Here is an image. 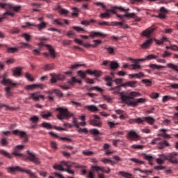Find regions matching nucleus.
I'll return each instance as SVG.
<instances>
[{"mask_svg": "<svg viewBox=\"0 0 178 178\" xmlns=\"http://www.w3.org/2000/svg\"><path fill=\"white\" fill-rule=\"evenodd\" d=\"M24 148V145H17L15 147L14 151L13 152V155L15 156H23V154L20 153V151Z\"/></svg>", "mask_w": 178, "mask_h": 178, "instance_id": "a211bd4d", "label": "nucleus"}, {"mask_svg": "<svg viewBox=\"0 0 178 178\" xmlns=\"http://www.w3.org/2000/svg\"><path fill=\"white\" fill-rule=\"evenodd\" d=\"M150 98H152L153 99H156V98H159V93L158 92H152L149 95Z\"/></svg>", "mask_w": 178, "mask_h": 178, "instance_id": "680f3d73", "label": "nucleus"}, {"mask_svg": "<svg viewBox=\"0 0 178 178\" xmlns=\"http://www.w3.org/2000/svg\"><path fill=\"white\" fill-rule=\"evenodd\" d=\"M90 124H91V126H94L95 127H101V126H102V122H101L99 120L93 119L90 120Z\"/></svg>", "mask_w": 178, "mask_h": 178, "instance_id": "a878e982", "label": "nucleus"}, {"mask_svg": "<svg viewBox=\"0 0 178 178\" xmlns=\"http://www.w3.org/2000/svg\"><path fill=\"white\" fill-rule=\"evenodd\" d=\"M119 176H122V177L124 178H131L133 175L129 172H123V171H120L118 172Z\"/></svg>", "mask_w": 178, "mask_h": 178, "instance_id": "c756f323", "label": "nucleus"}, {"mask_svg": "<svg viewBox=\"0 0 178 178\" xmlns=\"http://www.w3.org/2000/svg\"><path fill=\"white\" fill-rule=\"evenodd\" d=\"M178 153L172 152L169 154L168 155H165L164 154H160V158L165 162V161H169L171 163H174L175 165L178 164L177 159H176V156H177Z\"/></svg>", "mask_w": 178, "mask_h": 178, "instance_id": "39448f33", "label": "nucleus"}, {"mask_svg": "<svg viewBox=\"0 0 178 178\" xmlns=\"http://www.w3.org/2000/svg\"><path fill=\"white\" fill-rule=\"evenodd\" d=\"M72 29L77 33H86V30L80 26H72Z\"/></svg>", "mask_w": 178, "mask_h": 178, "instance_id": "a18cd8bd", "label": "nucleus"}, {"mask_svg": "<svg viewBox=\"0 0 178 178\" xmlns=\"http://www.w3.org/2000/svg\"><path fill=\"white\" fill-rule=\"evenodd\" d=\"M152 41H154V39L149 38V40H146L142 45L141 48L143 49H147V48H149L151 45L152 44Z\"/></svg>", "mask_w": 178, "mask_h": 178, "instance_id": "393cba45", "label": "nucleus"}, {"mask_svg": "<svg viewBox=\"0 0 178 178\" xmlns=\"http://www.w3.org/2000/svg\"><path fill=\"white\" fill-rule=\"evenodd\" d=\"M144 158L146 159V161H148L149 162H152V159H154V157L150 154H145L144 156Z\"/></svg>", "mask_w": 178, "mask_h": 178, "instance_id": "e2e57ef3", "label": "nucleus"}, {"mask_svg": "<svg viewBox=\"0 0 178 178\" xmlns=\"http://www.w3.org/2000/svg\"><path fill=\"white\" fill-rule=\"evenodd\" d=\"M42 127H44L45 129H52V125L48 122H43L42 123Z\"/></svg>", "mask_w": 178, "mask_h": 178, "instance_id": "052dcab7", "label": "nucleus"}, {"mask_svg": "<svg viewBox=\"0 0 178 178\" xmlns=\"http://www.w3.org/2000/svg\"><path fill=\"white\" fill-rule=\"evenodd\" d=\"M90 133L93 136H98V134H100L99 131L97 129H91Z\"/></svg>", "mask_w": 178, "mask_h": 178, "instance_id": "3c124183", "label": "nucleus"}, {"mask_svg": "<svg viewBox=\"0 0 178 178\" xmlns=\"http://www.w3.org/2000/svg\"><path fill=\"white\" fill-rule=\"evenodd\" d=\"M129 59L130 60H131L132 63H134L131 65L133 70H137L138 69H141V65L138 64L136 59H133V58H129Z\"/></svg>", "mask_w": 178, "mask_h": 178, "instance_id": "b1692460", "label": "nucleus"}, {"mask_svg": "<svg viewBox=\"0 0 178 178\" xmlns=\"http://www.w3.org/2000/svg\"><path fill=\"white\" fill-rule=\"evenodd\" d=\"M169 99H175V97L168 95L163 96L162 99V102H168Z\"/></svg>", "mask_w": 178, "mask_h": 178, "instance_id": "603ef678", "label": "nucleus"}, {"mask_svg": "<svg viewBox=\"0 0 178 178\" xmlns=\"http://www.w3.org/2000/svg\"><path fill=\"white\" fill-rule=\"evenodd\" d=\"M130 161H131V162L137 163V165H144V161H140L138 159L131 158L130 159Z\"/></svg>", "mask_w": 178, "mask_h": 178, "instance_id": "c03bdc74", "label": "nucleus"}, {"mask_svg": "<svg viewBox=\"0 0 178 178\" xmlns=\"http://www.w3.org/2000/svg\"><path fill=\"white\" fill-rule=\"evenodd\" d=\"M141 118L140 124L144 123V122H146L149 124H153L154 123H155V119H154V118H152L151 116L143 117V118Z\"/></svg>", "mask_w": 178, "mask_h": 178, "instance_id": "aec40b11", "label": "nucleus"}, {"mask_svg": "<svg viewBox=\"0 0 178 178\" xmlns=\"http://www.w3.org/2000/svg\"><path fill=\"white\" fill-rule=\"evenodd\" d=\"M110 67L113 70H115V69H118V67H119V63H116V61H111L110 63Z\"/></svg>", "mask_w": 178, "mask_h": 178, "instance_id": "ea45409f", "label": "nucleus"}, {"mask_svg": "<svg viewBox=\"0 0 178 178\" xmlns=\"http://www.w3.org/2000/svg\"><path fill=\"white\" fill-rule=\"evenodd\" d=\"M9 173H13L14 172H22V173H26L31 178H37V175L35 173L32 172L31 170H27L26 168H22L19 166L16 167H10L8 168Z\"/></svg>", "mask_w": 178, "mask_h": 178, "instance_id": "7ed1b4c3", "label": "nucleus"}, {"mask_svg": "<svg viewBox=\"0 0 178 178\" xmlns=\"http://www.w3.org/2000/svg\"><path fill=\"white\" fill-rule=\"evenodd\" d=\"M93 42L94 44H92V48H97V47H98V45H99L102 42L99 40H93Z\"/></svg>", "mask_w": 178, "mask_h": 178, "instance_id": "864d4df0", "label": "nucleus"}, {"mask_svg": "<svg viewBox=\"0 0 178 178\" xmlns=\"http://www.w3.org/2000/svg\"><path fill=\"white\" fill-rule=\"evenodd\" d=\"M0 8L1 9H6L7 10L2 17H0V22H2L3 19H6L8 16H11L13 17L14 13L10 10H14V12H19L20 9H22V6H15V4H12L10 3H0Z\"/></svg>", "mask_w": 178, "mask_h": 178, "instance_id": "f03ea898", "label": "nucleus"}, {"mask_svg": "<svg viewBox=\"0 0 178 178\" xmlns=\"http://www.w3.org/2000/svg\"><path fill=\"white\" fill-rule=\"evenodd\" d=\"M117 26H119L120 29H129V25L124 24V22H117Z\"/></svg>", "mask_w": 178, "mask_h": 178, "instance_id": "09e8293b", "label": "nucleus"}, {"mask_svg": "<svg viewBox=\"0 0 178 178\" xmlns=\"http://www.w3.org/2000/svg\"><path fill=\"white\" fill-rule=\"evenodd\" d=\"M56 10H58V13L63 15V16H67V15H69V10L63 8L60 6H57Z\"/></svg>", "mask_w": 178, "mask_h": 178, "instance_id": "4be33fe9", "label": "nucleus"}, {"mask_svg": "<svg viewBox=\"0 0 178 178\" xmlns=\"http://www.w3.org/2000/svg\"><path fill=\"white\" fill-rule=\"evenodd\" d=\"M22 75V69L19 67L15 68V70L13 71V76L15 77H19Z\"/></svg>", "mask_w": 178, "mask_h": 178, "instance_id": "c9c22d12", "label": "nucleus"}, {"mask_svg": "<svg viewBox=\"0 0 178 178\" xmlns=\"http://www.w3.org/2000/svg\"><path fill=\"white\" fill-rule=\"evenodd\" d=\"M137 84H138V81H129L127 82H125V83L121 84V86L124 87V88H126L127 87H131V88H136V87H137Z\"/></svg>", "mask_w": 178, "mask_h": 178, "instance_id": "2eb2a0df", "label": "nucleus"}, {"mask_svg": "<svg viewBox=\"0 0 178 178\" xmlns=\"http://www.w3.org/2000/svg\"><path fill=\"white\" fill-rule=\"evenodd\" d=\"M59 112L57 115L58 119L60 120H63V119H69V118H72L73 113L67 111V108L63 107H59L56 109Z\"/></svg>", "mask_w": 178, "mask_h": 178, "instance_id": "20e7f679", "label": "nucleus"}, {"mask_svg": "<svg viewBox=\"0 0 178 178\" xmlns=\"http://www.w3.org/2000/svg\"><path fill=\"white\" fill-rule=\"evenodd\" d=\"M53 92H54V94L57 95V97H63V93L58 89H54Z\"/></svg>", "mask_w": 178, "mask_h": 178, "instance_id": "4d7b16f0", "label": "nucleus"}, {"mask_svg": "<svg viewBox=\"0 0 178 178\" xmlns=\"http://www.w3.org/2000/svg\"><path fill=\"white\" fill-rule=\"evenodd\" d=\"M95 5L97 6H102V8L106 10L105 13L100 14L99 17L101 19H109L111 18V13H109V11H108V9H106V6L104 5V3H101V2H97L95 3Z\"/></svg>", "mask_w": 178, "mask_h": 178, "instance_id": "9b49d317", "label": "nucleus"}, {"mask_svg": "<svg viewBox=\"0 0 178 178\" xmlns=\"http://www.w3.org/2000/svg\"><path fill=\"white\" fill-rule=\"evenodd\" d=\"M160 131H163V133L161 134H159L158 136H161V137H163V138H166V139L171 138L170 135L166 134V131H168V129H160Z\"/></svg>", "mask_w": 178, "mask_h": 178, "instance_id": "c85d7f7f", "label": "nucleus"}, {"mask_svg": "<svg viewBox=\"0 0 178 178\" xmlns=\"http://www.w3.org/2000/svg\"><path fill=\"white\" fill-rule=\"evenodd\" d=\"M17 48L16 47H10L8 49L7 51L10 54H15V52H16V51H17Z\"/></svg>", "mask_w": 178, "mask_h": 178, "instance_id": "0e129e2a", "label": "nucleus"}, {"mask_svg": "<svg viewBox=\"0 0 178 178\" xmlns=\"http://www.w3.org/2000/svg\"><path fill=\"white\" fill-rule=\"evenodd\" d=\"M149 67H150V69H152V70H162L163 66L158 65L156 64H150L149 65Z\"/></svg>", "mask_w": 178, "mask_h": 178, "instance_id": "7c9ffc66", "label": "nucleus"}, {"mask_svg": "<svg viewBox=\"0 0 178 178\" xmlns=\"http://www.w3.org/2000/svg\"><path fill=\"white\" fill-rule=\"evenodd\" d=\"M156 30L155 27H149L142 32L143 37H146L147 38H151V35L154 34V31Z\"/></svg>", "mask_w": 178, "mask_h": 178, "instance_id": "ddd939ff", "label": "nucleus"}, {"mask_svg": "<svg viewBox=\"0 0 178 178\" xmlns=\"http://www.w3.org/2000/svg\"><path fill=\"white\" fill-rule=\"evenodd\" d=\"M72 9L73 10L72 13V17H77L79 16V13H80V10L76 7H73Z\"/></svg>", "mask_w": 178, "mask_h": 178, "instance_id": "473e14b6", "label": "nucleus"}, {"mask_svg": "<svg viewBox=\"0 0 178 178\" xmlns=\"http://www.w3.org/2000/svg\"><path fill=\"white\" fill-rule=\"evenodd\" d=\"M89 34V37L91 38H95V37H102L103 38H105V37H106V34L101 31H92L90 32Z\"/></svg>", "mask_w": 178, "mask_h": 178, "instance_id": "dca6fc26", "label": "nucleus"}, {"mask_svg": "<svg viewBox=\"0 0 178 178\" xmlns=\"http://www.w3.org/2000/svg\"><path fill=\"white\" fill-rule=\"evenodd\" d=\"M65 23V24H69V21L67 19H56L53 22V24H56L57 26H63Z\"/></svg>", "mask_w": 178, "mask_h": 178, "instance_id": "412c9836", "label": "nucleus"}, {"mask_svg": "<svg viewBox=\"0 0 178 178\" xmlns=\"http://www.w3.org/2000/svg\"><path fill=\"white\" fill-rule=\"evenodd\" d=\"M86 73L87 72H84L81 70L77 72V74L80 76V77H82V79H86Z\"/></svg>", "mask_w": 178, "mask_h": 178, "instance_id": "338daca9", "label": "nucleus"}, {"mask_svg": "<svg viewBox=\"0 0 178 178\" xmlns=\"http://www.w3.org/2000/svg\"><path fill=\"white\" fill-rule=\"evenodd\" d=\"M100 171L103 172V173L109 174V173H111V168H107V169H106V168H105V167H101Z\"/></svg>", "mask_w": 178, "mask_h": 178, "instance_id": "5fc2aeb1", "label": "nucleus"}, {"mask_svg": "<svg viewBox=\"0 0 178 178\" xmlns=\"http://www.w3.org/2000/svg\"><path fill=\"white\" fill-rule=\"evenodd\" d=\"M41 116L43 119H49V118L52 117V113L49 111L46 113L44 112V113L41 114Z\"/></svg>", "mask_w": 178, "mask_h": 178, "instance_id": "79ce46f5", "label": "nucleus"}, {"mask_svg": "<svg viewBox=\"0 0 178 178\" xmlns=\"http://www.w3.org/2000/svg\"><path fill=\"white\" fill-rule=\"evenodd\" d=\"M167 66L170 69H172V70H175L178 73V63L177 65H175L173 63H168L167 64Z\"/></svg>", "mask_w": 178, "mask_h": 178, "instance_id": "e433bc0d", "label": "nucleus"}, {"mask_svg": "<svg viewBox=\"0 0 178 178\" xmlns=\"http://www.w3.org/2000/svg\"><path fill=\"white\" fill-rule=\"evenodd\" d=\"M158 141H161V138H156L152 140V144L153 145H155V144H157L159 149H163V148H165V147H169L170 145L169 143H168V140H163L161 142H158Z\"/></svg>", "mask_w": 178, "mask_h": 178, "instance_id": "1a4fd4ad", "label": "nucleus"}, {"mask_svg": "<svg viewBox=\"0 0 178 178\" xmlns=\"http://www.w3.org/2000/svg\"><path fill=\"white\" fill-rule=\"evenodd\" d=\"M8 74L4 73L2 76H0V79H3L1 81V84H4V86H13V87H17L19 83L17 82H13L11 79H7Z\"/></svg>", "mask_w": 178, "mask_h": 178, "instance_id": "6e6552de", "label": "nucleus"}, {"mask_svg": "<svg viewBox=\"0 0 178 178\" xmlns=\"http://www.w3.org/2000/svg\"><path fill=\"white\" fill-rule=\"evenodd\" d=\"M40 92H35L30 94V98H32L33 101H40V99H44V95H40Z\"/></svg>", "mask_w": 178, "mask_h": 178, "instance_id": "6ab92c4d", "label": "nucleus"}, {"mask_svg": "<svg viewBox=\"0 0 178 178\" xmlns=\"http://www.w3.org/2000/svg\"><path fill=\"white\" fill-rule=\"evenodd\" d=\"M86 73H87V74H94V76H95V77H99L101 76V71H92L91 70H87L86 71Z\"/></svg>", "mask_w": 178, "mask_h": 178, "instance_id": "bb28decb", "label": "nucleus"}, {"mask_svg": "<svg viewBox=\"0 0 178 178\" xmlns=\"http://www.w3.org/2000/svg\"><path fill=\"white\" fill-rule=\"evenodd\" d=\"M13 134L15 136H19L20 137H22L24 138V143H27V136L26 134V132L23 131H20L19 129H15L13 131Z\"/></svg>", "mask_w": 178, "mask_h": 178, "instance_id": "f3484780", "label": "nucleus"}, {"mask_svg": "<svg viewBox=\"0 0 178 178\" xmlns=\"http://www.w3.org/2000/svg\"><path fill=\"white\" fill-rule=\"evenodd\" d=\"M0 155H3L4 156H6L9 159L12 158V155H10V154L3 149L0 150Z\"/></svg>", "mask_w": 178, "mask_h": 178, "instance_id": "37998d69", "label": "nucleus"}, {"mask_svg": "<svg viewBox=\"0 0 178 178\" xmlns=\"http://www.w3.org/2000/svg\"><path fill=\"white\" fill-rule=\"evenodd\" d=\"M137 97H141V93L134 91L129 92L128 95H123V93H121L122 102L126 104L128 106H132L133 108H136L139 104H145L146 99L144 98L133 100Z\"/></svg>", "mask_w": 178, "mask_h": 178, "instance_id": "f257e3e1", "label": "nucleus"}, {"mask_svg": "<svg viewBox=\"0 0 178 178\" xmlns=\"http://www.w3.org/2000/svg\"><path fill=\"white\" fill-rule=\"evenodd\" d=\"M9 144V142L6 140V138H3L0 140V145H2V147H6Z\"/></svg>", "mask_w": 178, "mask_h": 178, "instance_id": "49530a36", "label": "nucleus"}, {"mask_svg": "<svg viewBox=\"0 0 178 178\" xmlns=\"http://www.w3.org/2000/svg\"><path fill=\"white\" fill-rule=\"evenodd\" d=\"M46 47L49 51L51 57V58H56V54H55V50L54 49L52 46H51L49 44H46Z\"/></svg>", "mask_w": 178, "mask_h": 178, "instance_id": "cd10ccee", "label": "nucleus"}, {"mask_svg": "<svg viewBox=\"0 0 178 178\" xmlns=\"http://www.w3.org/2000/svg\"><path fill=\"white\" fill-rule=\"evenodd\" d=\"M86 109H88V111H90V112H98V108L94 105L90 106H86Z\"/></svg>", "mask_w": 178, "mask_h": 178, "instance_id": "2f4dec72", "label": "nucleus"}, {"mask_svg": "<svg viewBox=\"0 0 178 178\" xmlns=\"http://www.w3.org/2000/svg\"><path fill=\"white\" fill-rule=\"evenodd\" d=\"M119 8H122V6H113L112 9H108V12H109L111 15L112 13H113V15H118V10H116V9H119Z\"/></svg>", "mask_w": 178, "mask_h": 178, "instance_id": "72a5a7b5", "label": "nucleus"}, {"mask_svg": "<svg viewBox=\"0 0 178 178\" xmlns=\"http://www.w3.org/2000/svg\"><path fill=\"white\" fill-rule=\"evenodd\" d=\"M2 108H6V111H12L13 109V107L6 106V104H0V109H2Z\"/></svg>", "mask_w": 178, "mask_h": 178, "instance_id": "6e6d98bb", "label": "nucleus"}, {"mask_svg": "<svg viewBox=\"0 0 178 178\" xmlns=\"http://www.w3.org/2000/svg\"><path fill=\"white\" fill-rule=\"evenodd\" d=\"M27 159L31 161V162H33L35 163V165H40V159L37 156V154L34 153L33 152H31L30 150L27 151Z\"/></svg>", "mask_w": 178, "mask_h": 178, "instance_id": "9d476101", "label": "nucleus"}, {"mask_svg": "<svg viewBox=\"0 0 178 178\" xmlns=\"http://www.w3.org/2000/svg\"><path fill=\"white\" fill-rule=\"evenodd\" d=\"M131 147L134 148V149H143V148H144V145H133Z\"/></svg>", "mask_w": 178, "mask_h": 178, "instance_id": "13d9d810", "label": "nucleus"}, {"mask_svg": "<svg viewBox=\"0 0 178 178\" xmlns=\"http://www.w3.org/2000/svg\"><path fill=\"white\" fill-rule=\"evenodd\" d=\"M31 27H37L39 31L47 29V22H42L39 24H34L33 23L26 22L22 25V29H31Z\"/></svg>", "mask_w": 178, "mask_h": 178, "instance_id": "0eeeda50", "label": "nucleus"}, {"mask_svg": "<svg viewBox=\"0 0 178 178\" xmlns=\"http://www.w3.org/2000/svg\"><path fill=\"white\" fill-rule=\"evenodd\" d=\"M50 76H51V83L52 84L56 83L59 80L62 81L66 79V76L62 74H50Z\"/></svg>", "mask_w": 178, "mask_h": 178, "instance_id": "4468645a", "label": "nucleus"}, {"mask_svg": "<svg viewBox=\"0 0 178 178\" xmlns=\"http://www.w3.org/2000/svg\"><path fill=\"white\" fill-rule=\"evenodd\" d=\"M103 99L106 101L107 102H111L112 101V98L110 97L108 95H104L103 96Z\"/></svg>", "mask_w": 178, "mask_h": 178, "instance_id": "774afa93", "label": "nucleus"}, {"mask_svg": "<svg viewBox=\"0 0 178 178\" xmlns=\"http://www.w3.org/2000/svg\"><path fill=\"white\" fill-rule=\"evenodd\" d=\"M55 65L54 64H47L44 65V70H54Z\"/></svg>", "mask_w": 178, "mask_h": 178, "instance_id": "a19ab883", "label": "nucleus"}, {"mask_svg": "<svg viewBox=\"0 0 178 178\" xmlns=\"http://www.w3.org/2000/svg\"><path fill=\"white\" fill-rule=\"evenodd\" d=\"M127 138L131 141H138L141 137H140L138 134L134 131V130H131L128 131V134H127Z\"/></svg>", "mask_w": 178, "mask_h": 178, "instance_id": "f8f14e48", "label": "nucleus"}, {"mask_svg": "<svg viewBox=\"0 0 178 178\" xmlns=\"http://www.w3.org/2000/svg\"><path fill=\"white\" fill-rule=\"evenodd\" d=\"M90 23H97L96 20L90 19V21L84 20L81 22L83 26H90Z\"/></svg>", "mask_w": 178, "mask_h": 178, "instance_id": "58836bf2", "label": "nucleus"}, {"mask_svg": "<svg viewBox=\"0 0 178 178\" xmlns=\"http://www.w3.org/2000/svg\"><path fill=\"white\" fill-rule=\"evenodd\" d=\"M30 120L33 123H38L39 118L36 115H34L33 117L30 118Z\"/></svg>", "mask_w": 178, "mask_h": 178, "instance_id": "69168bd1", "label": "nucleus"}, {"mask_svg": "<svg viewBox=\"0 0 178 178\" xmlns=\"http://www.w3.org/2000/svg\"><path fill=\"white\" fill-rule=\"evenodd\" d=\"M63 164L62 165H54V168L56 169L57 170H61L62 172H65V168H63Z\"/></svg>", "mask_w": 178, "mask_h": 178, "instance_id": "de8ad7c7", "label": "nucleus"}, {"mask_svg": "<svg viewBox=\"0 0 178 178\" xmlns=\"http://www.w3.org/2000/svg\"><path fill=\"white\" fill-rule=\"evenodd\" d=\"M121 87H123V86H122V85H120V86L114 87L113 94H115V95L119 94L120 99L122 100V95H126L124 94V92H120Z\"/></svg>", "mask_w": 178, "mask_h": 178, "instance_id": "5701e85b", "label": "nucleus"}, {"mask_svg": "<svg viewBox=\"0 0 178 178\" xmlns=\"http://www.w3.org/2000/svg\"><path fill=\"white\" fill-rule=\"evenodd\" d=\"M61 165L67 168L64 170V172H67V173H69L70 175H74V170H70L73 165H75V168H78L79 169H81V168H83L81 165L76 164L74 162L70 163L69 161H62Z\"/></svg>", "mask_w": 178, "mask_h": 178, "instance_id": "423d86ee", "label": "nucleus"}, {"mask_svg": "<svg viewBox=\"0 0 178 178\" xmlns=\"http://www.w3.org/2000/svg\"><path fill=\"white\" fill-rule=\"evenodd\" d=\"M129 123H139V124H141V118H136V119H131L129 120Z\"/></svg>", "mask_w": 178, "mask_h": 178, "instance_id": "8fccbe9b", "label": "nucleus"}, {"mask_svg": "<svg viewBox=\"0 0 178 178\" xmlns=\"http://www.w3.org/2000/svg\"><path fill=\"white\" fill-rule=\"evenodd\" d=\"M104 49L108 51V54H110V55H113V54H115V49L112 47L106 45L104 47Z\"/></svg>", "mask_w": 178, "mask_h": 178, "instance_id": "4c0bfd02", "label": "nucleus"}, {"mask_svg": "<svg viewBox=\"0 0 178 178\" xmlns=\"http://www.w3.org/2000/svg\"><path fill=\"white\" fill-rule=\"evenodd\" d=\"M156 58H158V56L154 54H150L146 56V60H152V59H156Z\"/></svg>", "mask_w": 178, "mask_h": 178, "instance_id": "bf43d9fd", "label": "nucleus"}, {"mask_svg": "<svg viewBox=\"0 0 178 178\" xmlns=\"http://www.w3.org/2000/svg\"><path fill=\"white\" fill-rule=\"evenodd\" d=\"M68 83H69V84H71V86H73V84H74V83H79V84H81V81L76 79V77L73 76V77H72V79L68 80Z\"/></svg>", "mask_w": 178, "mask_h": 178, "instance_id": "f704fd0d", "label": "nucleus"}]
</instances>
